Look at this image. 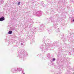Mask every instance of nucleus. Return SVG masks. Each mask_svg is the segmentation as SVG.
Masks as SVG:
<instances>
[{"mask_svg": "<svg viewBox=\"0 0 74 74\" xmlns=\"http://www.w3.org/2000/svg\"><path fill=\"white\" fill-rule=\"evenodd\" d=\"M5 20V18H4V17H2L1 18H0V21H3Z\"/></svg>", "mask_w": 74, "mask_h": 74, "instance_id": "f257e3e1", "label": "nucleus"}, {"mask_svg": "<svg viewBox=\"0 0 74 74\" xmlns=\"http://www.w3.org/2000/svg\"><path fill=\"white\" fill-rule=\"evenodd\" d=\"M12 32L11 31H9L8 32V33L9 34H12Z\"/></svg>", "mask_w": 74, "mask_h": 74, "instance_id": "f03ea898", "label": "nucleus"}, {"mask_svg": "<svg viewBox=\"0 0 74 74\" xmlns=\"http://www.w3.org/2000/svg\"><path fill=\"white\" fill-rule=\"evenodd\" d=\"M53 61H54L55 60H55V58H53Z\"/></svg>", "mask_w": 74, "mask_h": 74, "instance_id": "7ed1b4c3", "label": "nucleus"}, {"mask_svg": "<svg viewBox=\"0 0 74 74\" xmlns=\"http://www.w3.org/2000/svg\"><path fill=\"white\" fill-rule=\"evenodd\" d=\"M20 2H19L18 3V5H19L20 4Z\"/></svg>", "mask_w": 74, "mask_h": 74, "instance_id": "20e7f679", "label": "nucleus"}, {"mask_svg": "<svg viewBox=\"0 0 74 74\" xmlns=\"http://www.w3.org/2000/svg\"><path fill=\"white\" fill-rule=\"evenodd\" d=\"M73 22H74V19H73Z\"/></svg>", "mask_w": 74, "mask_h": 74, "instance_id": "39448f33", "label": "nucleus"}]
</instances>
